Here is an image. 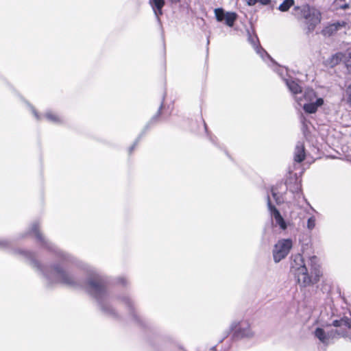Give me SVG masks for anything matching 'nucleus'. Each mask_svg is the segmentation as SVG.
Wrapping results in <instances>:
<instances>
[{
  "instance_id": "2eb2a0df",
  "label": "nucleus",
  "mask_w": 351,
  "mask_h": 351,
  "mask_svg": "<svg viewBox=\"0 0 351 351\" xmlns=\"http://www.w3.org/2000/svg\"><path fill=\"white\" fill-rule=\"evenodd\" d=\"M343 58L345 59V55H343L342 53H337L332 55L328 60V64L331 67L335 66V65L338 64L343 60Z\"/></svg>"
},
{
  "instance_id": "ddd939ff",
  "label": "nucleus",
  "mask_w": 351,
  "mask_h": 351,
  "mask_svg": "<svg viewBox=\"0 0 351 351\" xmlns=\"http://www.w3.org/2000/svg\"><path fill=\"white\" fill-rule=\"evenodd\" d=\"M305 158V149L304 143L299 141L297 143L294 151V160L298 162H302Z\"/></svg>"
},
{
  "instance_id": "cd10ccee",
  "label": "nucleus",
  "mask_w": 351,
  "mask_h": 351,
  "mask_svg": "<svg viewBox=\"0 0 351 351\" xmlns=\"http://www.w3.org/2000/svg\"><path fill=\"white\" fill-rule=\"evenodd\" d=\"M349 8V4L348 3H344V4H342V5H340L338 6V8H340V9H342V10H346L347 8Z\"/></svg>"
},
{
  "instance_id": "aec40b11",
  "label": "nucleus",
  "mask_w": 351,
  "mask_h": 351,
  "mask_svg": "<svg viewBox=\"0 0 351 351\" xmlns=\"http://www.w3.org/2000/svg\"><path fill=\"white\" fill-rule=\"evenodd\" d=\"M19 253L28 261H34L35 258V254L31 251L20 250Z\"/></svg>"
},
{
  "instance_id": "7c9ffc66",
  "label": "nucleus",
  "mask_w": 351,
  "mask_h": 351,
  "mask_svg": "<svg viewBox=\"0 0 351 351\" xmlns=\"http://www.w3.org/2000/svg\"><path fill=\"white\" fill-rule=\"evenodd\" d=\"M133 148H134V147H130V152H132V150L133 149Z\"/></svg>"
},
{
  "instance_id": "4be33fe9",
  "label": "nucleus",
  "mask_w": 351,
  "mask_h": 351,
  "mask_svg": "<svg viewBox=\"0 0 351 351\" xmlns=\"http://www.w3.org/2000/svg\"><path fill=\"white\" fill-rule=\"evenodd\" d=\"M345 63L350 72H351V48L348 49L345 54Z\"/></svg>"
},
{
  "instance_id": "c85d7f7f",
  "label": "nucleus",
  "mask_w": 351,
  "mask_h": 351,
  "mask_svg": "<svg viewBox=\"0 0 351 351\" xmlns=\"http://www.w3.org/2000/svg\"><path fill=\"white\" fill-rule=\"evenodd\" d=\"M171 3H178L180 0H169Z\"/></svg>"
},
{
  "instance_id": "f03ea898",
  "label": "nucleus",
  "mask_w": 351,
  "mask_h": 351,
  "mask_svg": "<svg viewBox=\"0 0 351 351\" xmlns=\"http://www.w3.org/2000/svg\"><path fill=\"white\" fill-rule=\"evenodd\" d=\"M29 233L32 234L45 247L53 252L58 261L68 263L75 261L73 256L57 247L42 234L39 230V223L38 222H34L32 224Z\"/></svg>"
},
{
  "instance_id": "9b49d317",
  "label": "nucleus",
  "mask_w": 351,
  "mask_h": 351,
  "mask_svg": "<svg viewBox=\"0 0 351 351\" xmlns=\"http://www.w3.org/2000/svg\"><path fill=\"white\" fill-rule=\"evenodd\" d=\"M267 206L270 211V215L271 217L274 219L276 226H278L282 230L287 229V223L282 215H280L278 210L272 205L270 197L268 196L267 197Z\"/></svg>"
},
{
  "instance_id": "9d476101",
  "label": "nucleus",
  "mask_w": 351,
  "mask_h": 351,
  "mask_svg": "<svg viewBox=\"0 0 351 351\" xmlns=\"http://www.w3.org/2000/svg\"><path fill=\"white\" fill-rule=\"evenodd\" d=\"M50 270V274H46V277L62 282H69V276L67 274L59 265H53L48 269Z\"/></svg>"
},
{
  "instance_id": "f257e3e1",
  "label": "nucleus",
  "mask_w": 351,
  "mask_h": 351,
  "mask_svg": "<svg viewBox=\"0 0 351 351\" xmlns=\"http://www.w3.org/2000/svg\"><path fill=\"white\" fill-rule=\"evenodd\" d=\"M285 81L296 102L300 106H303V109L306 113L316 112L317 108L324 104V99L317 97L316 93L312 88H306L302 97H299L298 95L301 94L302 90L298 82L292 78L285 79Z\"/></svg>"
},
{
  "instance_id": "412c9836",
  "label": "nucleus",
  "mask_w": 351,
  "mask_h": 351,
  "mask_svg": "<svg viewBox=\"0 0 351 351\" xmlns=\"http://www.w3.org/2000/svg\"><path fill=\"white\" fill-rule=\"evenodd\" d=\"M270 0H246L247 4L250 6L254 5L257 3L263 5H267L270 3Z\"/></svg>"
},
{
  "instance_id": "423d86ee",
  "label": "nucleus",
  "mask_w": 351,
  "mask_h": 351,
  "mask_svg": "<svg viewBox=\"0 0 351 351\" xmlns=\"http://www.w3.org/2000/svg\"><path fill=\"white\" fill-rule=\"evenodd\" d=\"M314 335L320 342L325 345L330 343L334 339L346 335V331H338L337 329L325 330L317 327L314 331Z\"/></svg>"
},
{
  "instance_id": "20e7f679",
  "label": "nucleus",
  "mask_w": 351,
  "mask_h": 351,
  "mask_svg": "<svg viewBox=\"0 0 351 351\" xmlns=\"http://www.w3.org/2000/svg\"><path fill=\"white\" fill-rule=\"evenodd\" d=\"M297 14H300L304 19L307 33L312 32L321 22V12L319 9L308 4L295 8Z\"/></svg>"
},
{
  "instance_id": "a211bd4d",
  "label": "nucleus",
  "mask_w": 351,
  "mask_h": 351,
  "mask_svg": "<svg viewBox=\"0 0 351 351\" xmlns=\"http://www.w3.org/2000/svg\"><path fill=\"white\" fill-rule=\"evenodd\" d=\"M294 0H284V1L278 6V10L281 12H287L293 5Z\"/></svg>"
},
{
  "instance_id": "dca6fc26",
  "label": "nucleus",
  "mask_w": 351,
  "mask_h": 351,
  "mask_svg": "<svg viewBox=\"0 0 351 351\" xmlns=\"http://www.w3.org/2000/svg\"><path fill=\"white\" fill-rule=\"evenodd\" d=\"M89 289L93 294L101 292L102 290V285L100 281L97 280H91L89 282Z\"/></svg>"
},
{
  "instance_id": "b1692460",
  "label": "nucleus",
  "mask_w": 351,
  "mask_h": 351,
  "mask_svg": "<svg viewBox=\"0 0 351 351\" xmlns=\"http://www.w3.org/2000/svg\"><path fill=\"white\" fill-rule=\"evenodd\" d=\"M324 32L326 34H328L330 35V34H332L335 32H337V27H335V26L332 23L326 27V29H324Z\"/></svg>"
},
{
  "instance_id": "4468645a",
  "label": "nucleus",
  "mask_w": 351,
  "mask_h": 351,
  "mask_svg": "<svg viewBox=\"0 0 351 351\" xmlns=\"http://www.w3.org/2000/svg\"><path fill=\"white\" fill-rule=\"evenodd\" d=\"M332 326L336 328H341L340 330H337L339 332L346 331L347 332V330L351 328V320L347 317L339 320H334Z\"/></svg>"
},
{
  "instance_id": "2f4dec72",
  "label": "nucleus",
  "mask_w": 351,
  "mask_h": 351,
  "mask_svg": "<svg viewBox=\"0 0 351 351\" xmlns=\"http://www.w3.org/2000/svg\"><path fill=\"white\" fill-rule=\"evenodd\" d=\"M350 339H351V336H350Z\"/></svg>"
},
{
  "instance_id": "a878e982",
  "label": "nucleus",
  "mask_w": 351,
  "mask_h": 351,
  "mask_svg": "<svg viewBox=\"0 0 351 351\" xmlns=\"http://www.w3.org/2000/svg\"><path fill=\"white\" fill-rule=\"evenodd\" d=\"M10 245L8 241L3 239H0V249H4Z\"/></svg>"
},
{
  "instance_id": "1a4fd4ad",
  "label": "nucleus",
  "mask_w": 351,
  "mask_h": 351,
  "mask_svg": "<svg viewBox=\"0 0 351 351\" xmlns=\"http://www.w3.org/2000/svg\"><path fill=\"white\" fill-rule=\"evenodd\" d=\"M27 105L29 110L31 111V112L33 114L34 118L37 121H41L43 119H46L47 121H48L51 123H61L62 121V118L58 114H56V112H54L51 110H48L45 112V114L44 115H42V114H40L36 110V109L32 106H31L29 104L27 103Z\"/></svg>"
},
{
  "instance_id": "6ab92c4d",
  "label": "nucleus",
  "mask_w": 351,
  "mask_h": 351,
  "mask_svg": "<svg viewBox=\"0 0 351 351\" xmlns=\"http://www.w3.org/2000/svg\"><path fill=\"white\" fill-rule=\"evenodd\" d=\"M248 34H249V41L254 45V49L256 50V52L258 53H259L261 57L263 56V53H265L266 56H268L267 54V53L263 49H259V47L258 46H256V38H252L250 35V32H248Z\"/></svg>"
},
{
  "instance_id": "7ed1b4c3",
  "label": "nucleus",
  "mask_w": 351,
  "mask_h": 351,
  "mask_svg": "<svg viewBox=\"0 0 351 351\" xmlns=\"http://www.w3.org/2000/svg\"><path fill=\"white\" fill-rule=\"evenodd\" d=\"M297 265L295 269V276L300 286L305 287L319 280L321 274L314 265Z\"/></svg>"
},
{
  "instance_id": "393cba45",
  "label": "nucleus",
  "mask_w": 351,
  "mask_h": 351,
  "mask_svg": "<svg viewBox=\"0 0 351 351\" xmlns=\"http://www.w3.org/2000/svg\"><path fill=\"white\" fill-rule=\"evenodd\" d=\"M335 27H337V30L339 31V29H341L343 27H345L347 25V23L345 21H337L332 23Z\"/></svg>"
},
{
  "instance_id": "39448f33",
  "label": "nucleus",
  "mask_w": 351,
  "mask_h": 351,
  "mask_svg": "<svg viewBox=\"0 0 351 351\" xmlns=\"http://www.w3.org/2000/svg\"><path fill=\"white\" fill-rule=\"evenodd\" d=\"M230 329L234 332V337L238 339H252L255 336V332L247 320L233 322Z\"/></svg>"
},
{
  "instance_id": "5701e85b",
  "label": "nucleus",
  "mask_w": 351,
  "mask_h": 351,
  "mask_svg": "<svg viewBox=\"0 0 351 351\" xmlns=\"http://www.w3.org/2000/svg\"><path fill=\"white\" fill-rule=\"evenodd\" d=\"M316 224V219L314 216L309 217L307 220L306 228L308 230H312L315 228Z\"/></svg>"
},
{
  "instance_id": "f8f14e48",
  "label": "nucleus",
  "mask_w": 351,
  "mask_h": 351,
  "mask_svg": "<svg viewBox=\"0 0 351 351\" xmlns=\"http://www.w3.org/2000/svg\"><path fill=\"white\" fill-rule=\"evenodd\" d=\"M149 3L159 21V16L162 14V8L165 4V0H149Z\"/></svg>"
},
{
  "instance_id": "f3484780",
  "label": "nucleus",
  "mask_w": 351,
  "mask_h": 351,
  "mask_svg": "<svg viewBox=\"0 0 351 351\" xmlns=\"http://www.w3.org/2000/svg\"><path fill=\"white\" fill-rule=\"evenodd\" d=\"M271 195L277 204H280L284 202L282 195L277 191L276 187L271 189Z\"/></svg>"
},
{
  "instance_id": "0eeeda50",
  "label": "nucleus",
  "mask_w": 351,
  "mask_h": 351,
  "mask_svg": "<svg viewBox=\"0 0 351 351\" xmlns=\"http://www.w3.org/2000/svg\"><path fill=\"white\" fill-rule=\"evenodd\" d=\"M293 242L291 239H283L279 240L275 245L274 250V259L276 263L280 262L287 256L291 249Z\"/></svg>"
},
{
  "instance_id": "6e6552de",
  "label": "nucleus",
  "mask_w": 351,
  "mask_h": 351,
  "mask_svg": "<svg viewBox=\"0 0 351 351\" xmlns=\"http://www.w3.org/2000/svg\"><path fill=\"white\" fill-rule=\"evenodd\" d=\"M216 20L220 23H224L227 26L233 27L237 19V14L234 12H226L223 8H218L214 10Z\"/></svg>"
},
{
  "instance_id": "c756f323",
  "label": "nucleus",
  "mask_w": 351,
  "mask_h": 351,
  "mask_svg": "<svg viewBox=\"0 0 351 351\" xmlns=\"http://www.w3.org/2000/svg\"><path fill=\"white\" fill-rule=\"evenodd\" d=\"M297 258L298 259V261H302V257L300 256H298Z\"/></svg>"
},
{
  "instance_id": "bb28decb",
  "label": "nucleus",
  "mask_w": 351,
  "mask_h": 351,
  "mask_svg": "<svg viewBox=\"0 0 351 351\" xmlns=\"http://www.w3.org/2000/svg\"><path fill=\"white\" fill-rule=\"evenodd\" d=\"M346 93L348 95V101L351 102V84L348 87L346 90Z\"/></svg>"
}]
</instances>
